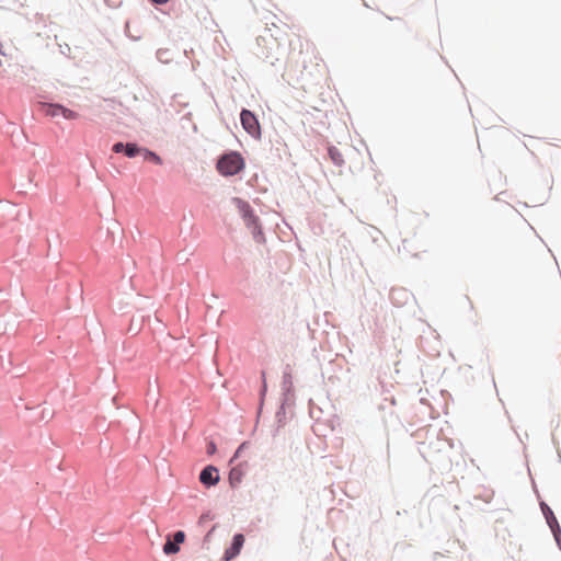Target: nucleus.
Here are the masks:
<instances>
[{
    "instance_id": "nucleus-1",
    "label": "nucleus",
    "mask_w": 561,
    "mask_h": 561,
    "mask_svg": "<svg viewBox=\"0 0 561 561\" xmlns=\"http://www.w3.org/2000/svg\"><path fill=\"white\" fill-rule=\"evenodd\" d=\"M245 169V160L237 150H226L216 162L217 172L225 178H231Z\"/></svg>"
},
{
    "instance_id": "nucleus-2",
    "label": "nucleus",
    "mask_w": 561,
    "mask_h": 561,
    "mask_svg": "<svg viewBox=\"0 0 561 561\" xmlns=\"http://www.w3.org/2000/svg\"><path fill=\"white\" fill-rule=\"evenodd\" d=\"M240 123L244 131L255 140H260L262 137V127L259 121V116L255 112L242 107L240 112Z\"/></svg>"
},
{
    "instance_id": "nucleus-3",
    "label": "nucleus",
    "mask_w": 561,
    "mask_h": 561,
    "mask_svg": "<svg viewBox=\"0 0 561 561\" xmlns=\"http://www.w3.org/2000/svg\"><path fill=\"white\" fill-rule=\"evenodd\" d=\"M270 142H271L270 159L272 160L273 164H280L282 162H289L291 154L288 150L287 145L284 142V140L278 135H275V138L270 139Z\"/></svg>"
},
{
    "instance_id": "nucleus-4",
    "label": "nucleus",
    "mask_w": 561,
    "mask_h": 561,
    "mask_svg": "<svg viewBox=\"0 0 561 561\" xmlns=\"http://www.w3.org/2000/svg\"><path fill=\"white\" fill-rule=\"evenodd\" d=\"M294 404H295L294 399L280 397L279 405L275 412L276 427L272 432L273 437H275L278 434L279 430L282 427H284L287 424V422L289 421V419L291 417L293 413L288 416L287 409L291 408Z\"/></svg>"
},
{
    "instance_id": "nucleus-5",
    "label": "nucleus",
    "mask_w": 561,
    "mask_h": 561,
    "mask_svg": "<svg viewBox=\"0 0 561 561\" xmlns=\"http://www.w3.org/2000/svg\"><path fill=\"white\" fill-rule=\"evenodd\" d=\"M142 146L138 145L136 141H115L112 145V151L115 153H121L129 159H134L141 156Z\"/></svg>"
},
{
    "instance_id": "nucleus-6",
    "label": "nucleus",
    "mask_w": 561,
    "mask_h": 561,
    "mask_svg": "<svg viewBox=\"0 0 561 561\" xmlns=\"http://www.w3.org/2000/svg\"><path fill=\"white\" fill-rule=\"evenodd\" d=\"M244 542V535L241 533H236L232 536L229 546L225 549L221 561H232L236 559L241 553Z\"/></svg>"
},
{
    "instance_id": "nucleus-7",
    "label": "nucleus",
    "mask_w": 561,
    "mask_h": 561,
    "mask_svg": "<svg viewBox=\"0 0 561 561\" xmlns=\"http://www.w3.org/2000/svg\"><path fill=\"white\" fill-rule=\"evenodd\" d=\"M186 538L184 530H176L172 535L169 534L163 543L162 550L167 556L175 554L180 551V545L184 542Z\"/></svg>"
},
{
    "instance_id": "nucleus-8",
    "label": "nucleus",
    "mask_w": 561,
    "mask_h": 561,
    "mask_svg": "<svg viewBox=\"0 0 561 561\" xmlns=\"http://www.w3.org/2000/svg\"><path fill=\"white\" fill-rule=\"evenodd\" d=\"M199 482L206 488L210 489L218 484L220 481L219 470L214 465H206L199 472Z\"/></svg>"
},
{
    "instance_id": "nucleus-9",
    "label": "nucleus",
    "mask_w": 561,
    "mask_h": 561,
    "mask_svg": "<svg viewBox=\"0 0 561 561\" xmlns=\"http://www.w3.org/2000/svg\"><path fill=\"white\" fill-rule=\"evenodd\" d=\"M248 467V462L243 461L240 462L233 467L230 468L229 474H228V481L231 489H237L244 476H245V468Z\"/></svg>"
},
{
    "instance_id": "nucleus-10",
    "label": "nucleus",
    "mask_w": 561,
    "mask_h": 561,
    "mask_svg": "<svg viewBox=\"0 0 561 561\" xmlns=\"http://www.w3.org/2000/svg\"><path fill=\"white\" fill-rule=\"evenodd\" d=\"M280 397L296 400L295 387L289 365H287L283 371Z\"/></svg>"
},
{
    "instance_id": "nucleus-11",
    "label": "nucleus",
    "mask_w": 561,
    "mask_h": 561,
    "mask_svg": "<svg viewBox=\"0 0 561 561\" xmlns=\"http://www.w3.org/2000/svg\"><path fill=\"white\" fill-rule=\"evenodd\" d=\"M231 203L237 207L243 222L248 221L252 216L256 214L251 204L241 197H232Z\"/></svg>"
},
{
    "instance_id": "nucleus-12",
    "label": "nucleus",
    "mask_w": 561,
    "mask_h": 561,
    "mask_svg": "<svg viewBox=\"0 0 561 561\" xmlns=\"http://www.w3.org/2000/svg\"><path fill=\"white\" fill-rule=\"evenodd\" d=\"M262 383L259 389V403H257V410H256V423L260 420V416L263 412L265 397L267 393V381H266V374L265 371L261 373Z\"/></svg>"
},
{
    "instance_id": "nucleus-13",
    "label": "nucleus",
    "mask_w": 561,
    "mask_h": 561,
    "mask_svg": "<svg viewBox=\"0 0 561 561\" xmlns=\"http://www.w3.org/2000/svg\"><path fill=\"white\" fill-rule=\"evenodd\" d=\"M47 114L50 116H62L64 118L71 119L76 116V113L61 104L53 103L47 110Z\"/></svg>"
},
{
    "instance_id": "nucleus-14",
    "label": "nucleus",
    "mask_w": 561,
    "mask_h": 561,
    "mask_svg": "<svg viewBox=\"0 0 561 561\" xmlns=\"http://www.w3.org/2000/svg\"><path fill=\"white\" fill-rule=\"evenodd\" d=\"M327 154L331 162L336 167H342L345 163L341 151L334 145L328 146Z\"/></svg>"
},
{
    "instance_id": "nucleus-15",
    "label": "nucleus",
    "mask_w": 561,
    "mask_h": 561,
    "mask_svg": "<svg viewBox=\"0 0 561 561\" xmlns=\"http://www.w3.org/2000/svg\"><path fill=\"white\" fill-rule=\"evenodd\" d=\"M539 507L546 519L547 525H550L558 518L556 517L552 508L548 505V503L539 497Z\"/></svg>"
},
{
    "instance_id": "nucleus-16",
    "label": "nucleus",
    "mask_w": 561,
    "mask_h": 561,
    "mask_svg": "<svg viewBox=\"0 0 561 561\" xmlns=\"http://www.w3.org/2000/svg\"><path fill=\"white\" fill-rule=\"evenodd\" d=\"M140 157L142 158L144 161H149L157 165L162 164V158L157 152L150 150L149 148L144 147Z\"/></svg>"
},
{
    "instance_id": "nucleus-17",
    "label": "nucleus",
    "mask_w": 561,
    "mask_h": 561,
    "mask_svg": "<svg viewBox=\"0 0 561 561\" xmlns=\"http://www.w3.org/2000/svg\"><path fill=\"white\" fill-rule=\"evenodd\" d=\"M253 240L259 244H264L266 242L265 233L263 230L262 222L250 228Z\"/></svg>"
},
{
    "instance_id": "nucleus-18",
    "label": "nucleus",
    "mask_w": 561,
    "mask_h": 561,
    "mask_svg": "<svg viewBox=\"0 0 561 561\" xmlns=\"http://www.w3.org/2000/svg\"><path fill=\"white\" fill-rule=\"evenodd\" d=\"M551 534L553 535L554 541L558 546V548L561 550V526L559 524V520H554L550 525H548Z\"/></svg>"
},
{
    "instance_id": "nucleus-19",
    "label": "nucleus",
    "mask_w": 561,
    "mask_h": 561,
    "mask_svg": "<svg viewBox=\"0 0 561 561\" xmlns=\"http://www.w3.org/2000/svg\"><path fill=\"white\" fill-rule=\"evenodd\" d=\"M157 59L162 64H169L173 59L172 50L169 48H159L156 53Z\"/></svg>"
},
{
    "instance_id": "nucleus-20",
    "label": "nucleus",
    "mask_w": 561,
    "mask_h": 561,
    "mask_svg": "<svg viewBox=\"0 0 561 561\" xmlns=\"http://www.w3.org/2000/svg\"><path fill=\"white\" fill-rule=\"evenodd\" d=\"M390 298L394 304H402V300L408 298V293L404 289H392L390 291Z\"/></svg>"
},
{
    "instance_id": "nucleus-21",
    "label": "nucleus",
    "mask_w": 561,
    "mask_h": 561,
    "mask_svg": "<svg viewBox=\"0 0 561 561\" xmlns=\"http://www.w3.org/2000/svg\"><path fill=\"white\" fill-rule=\"evenodd\" d=\"M249 446H250V442H249V440H244V442H242V443L237 447V449L234 450V453H233L232 457L230 458V463H232V462H234L236 460H238V459L241 457L242 453H243L247 448H249Z\"/></svg>"
},
{
    "instance_id": "nucleus-22",
    "label": "nucleus",
    "mask_w": 561,
    "mask_h": 561,
    "mask_svg": "<svg viewBox=\"0 0 561 561\" xmlns=\"http://www.w3.org/2000/svg\"><path fill=\"white\" fill-rule=\"evenodd\" d=\"M259 224H261V219L256 214L254 216H252L248 221L244 222V225L248 229H250Z\"/></svg>"
},
{
    "instance_id": "nucleus-23",
    "label": "nucleus",
    "mask_w": 561,
    "mask_h": 561,
    "mask_svg": "<svg viewBox=\"0 0 561 561\" xmlns=\"http://www.w3.org/2000/svg\"><path fill=\"white\" fill-rule=\"evenodd\" d=\"M59 48H60V54H62L64 56L69 57L71 48H70V46L67 43H65L62 45H59Z\"/></svg>"
},
{
    "instance_id": "nucleus-24",
    "label": "nucleus",
    "mask_w": 561,
    "mask_h": 561,
    "mask_svg": "<svg viewBox=\"0 0 561 561\" xmlns=\"http://www.w3.org/2000/svg\"><path fill=\"white\" fill-rule=\"evenodd\" d=\"M206 450L208 455H213L217 451L216 444L211 440L207 443Z\"/></svg>"
},
{
    "instance_id": "nucleus-25",
    "label": "nucleus",
    "mask_w": 561,
    "mask_h": 561,
    "mask_svg": "<svg viewBox=\"0 0 561 561\" xmlns=\"http://www.w3.org/2000/svg\"><path fill=\"white\" fill-rule=\"evenodd\" d=\"M328 381H329V383L334 386V385H336V383H339L341 381V377L335 375V374L334 375H330L328 377Z\"/></svg>"
},
{
    "instance_id": "nucleus-26",
    "label": "nucleus",
    "mask_w": 561,
    "mask_h": 561,
    "mask_svg": "<svg viewBox=\"0 0 561 561\" xmlns=\"http://www.w3.org/2000/svg\"><path fill=\"white\" fill-rule=\"evenodd\" d=\"M104 1L108 7H112V8H118L122 3V0H104Z\"/></svg>"
},
{
    "instance_id": "nucleus-27",
    "label": "nucleus",
    "mask_w": 561,
    "mask_h": 561,
    "mask_svg": "<svg viewBox=\"0 0 561 561\" xmlns=\"http://www.w3.org/2000/svg\"><path fill=\"white\" fill-rule=\"evenodd\" d=\"M0 55L5 56V53L3 50V44L0 42Z\"/></svg>"
},
{
    "instance_id": "nucleus-28",
    "label": "nucleus",
    "mask_w": 561,
    "mask_h": 561,
    "mask_svg": "<svg viewBox=\"0 0 561 561\" xmlns=\"http://www.w3.org/2000/svg\"><path fill=\"white\" fill-rule=\"evenodd\" d=\"M190 116H191V113H187L186 115L183 116V119L184 118L190 119Z\"/></svg>"
},
{
    "instance_id": "nucleus-29",
    "label": "nucleus",
    "mask_w": 561,
    "mask_h": 561,
    "mask_svg": "<svg viewBox=\"0 0 561 561\" xmlns=\"http://www.w3.org/2000/svg\"><path fill=\"white\" fill-rule=\"evenodd\" d=\"M309 405H310V407H313V401H312V399H309Z\"/></svg>"
},
{
    "instance_id": "nucleus-30",
    "label": "nucleus",
    "mask_w": 561,
    "mask_h": 561,
    "mask_svg": "<svg viewBox=\"0 0 561 561\" xmlns=\"http://www.w3.org/2000/svg\"><path fill=\"white\" fill-rule=\"evenodd\" d=\"M438 556H440V553L435 552V553H434V559L438 558Z\"/></svg>"
}]
</instances>
